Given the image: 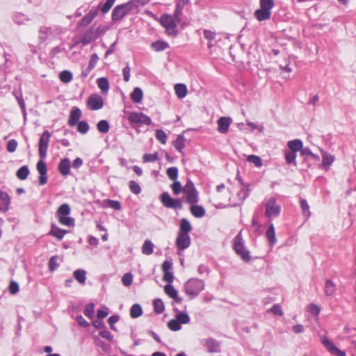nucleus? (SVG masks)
<instances>
[{"instance_id": "obj_16", "label": "nucleus", "mask_w": 356, "mask_h": 356, "mask_svg": "<svg viewBox=\"0 0 356 356\" xmlns=\"http://www.w3.org/2000/svg\"><path fill=\"white\" fill-rule=\"evenodd\" d=\"M203 36L204 38L208 40L207 47L211 50V54L212 53V48L215 47L216 42V37L218 34L213 31L210 30H204L203 31Z\"/></svg>"}, {"instance_id": "obj_6", "label": "nucleus", "mask_w": 356, "mask_h": 356, "mask_svg": "<svg viewBox=\"0 0 356 356\" xmlns=\"http://www.w3.org/2000/svg\"><path fill=\"white\" fill-rule=\"evenodd\" d=\"M186 293L193 297L197 295L204 289V283L198 279L189 280L184 286Z\"/></svg>"}, {"instance_id": "obj_28", "label": "nucleus", "mask_w": 356, "mask_h": 356, "mask_svg": "<svg viewBox=\"0 0 356 356\" xmlns=\"http://www.w3.org/2000/svg\"><path fill=\"white\" fill-rule=\"evenodd\" d=\"M303 145L302 142L300 140L296 139L293 140H290L288 143V147L290 149V151L297 152L302 149Z\"/></svg>"}, {"instance_id": "obj_39", "label": "nucleus", "mask_w": 356, "mask_h": 356, "mask_svg": "<svg viewBox=\"0 0 356 356\" xmlns=\"http://www.w3.org/2000/svg\"><path fill=\"white\" fill-rule=\"evenodd\" d=\"M154 311L158 314H161L165 309L163 302L161 299H156L153 302Z\"/></svg>"}, {"instance_id": "obj_43", "label": "nucleus", "mask_w": 356, "mask_h": 356, "mask_svg": "<svg viewBox=\"0 0 356 356\" xmlns=\"http://www.w3.org/2000/svg\"><path fill=\"white\" fill-rule=\"evenodd\" d=\"M59 79L63 83H69L72 79V74L70 71L64 70L60 73Z\"/></svg>"}, {"instance_id": "obj_50", "label": "nucleus", "mask_w": 356, "mask_h": 356, "mask_svg": "<svg viewBox=\"0 0 356 356\" xmlns=\"http://www.w3.org/2000/svg\"><path fill=\"white\" fill-rule=\"evenodd\" d=\"M129 187L130 191L136 195H138L141 192V188L140 185L135 181H130L129 183Z\"/></svg>"}, {"instance_id": "obj_1", "label": "nucleus", "mask_w": 356, "mask_h": 356, "mask_svg": "<svg viewBox=\"0 0 356 356\" xmlns=\"http://www.w3.org/2000/svg\"><path fill=\"white\" fill-rule=\"evenodd\" d=\"M178 15L179 11L176 10L174 16L163 14L159 18V24L165 29L167 35L175 36L177 34V24L179 22Z\"/></svg>"}, {"instance_id": "obj_20", "label": "nucleus", "mask_w": 356, "mask_h": 356, "mask_svg": "<svg viewBox=\"0 0 356 356\" xmlns=\"http://www.w3.org/2000/svg\"><path fill=\"white\" fill-rule=\"evenodd\" d=\"M165 293L171 298H173L175 301L177 303H179L182 301V299L178 297L177 291L175 289V287L168 284L164 286Z\"/></svg>"}, {"instance_id": "obj_56", "label": "nucleus", "mask_w": 356, "mask_h": 356, "mask_svg": "<svg viewBox=\"0 0 356 356\" xmlns=\"http://www.w3.org/2000/svg\"><path fill=\"white\" fill-rule=\"evenodd\" d=\"M58 260V256H52L49 261V269L51 271L55 270L57 267L59 266L58 263L57 262Z\"/></svg>"}, {"instance_id": "obj_36", "label": "nucleus", "mask_w": 356, "mask_h": 356, "mask_svg": "<svg viewBox=\"0 0 356 356\" xmlns=\"http://www.w3.org/2000/svg\"><path fill=\"white\" fill-rule=\"evenodd\" d=\"M169 47L168 42L162 40H158L152 44V47L156 51H163Z\"/></svg>"}, {"instance_id": "obj_38", "label": "nucleus", "mask_w": 356, "mask_h": 356, "mask_svg": "<svg viewBox=\"0 0 356 356\" xmlns=\"http://www.w3.org/2000/svg\"><path fill=\"white\" fill-rule=\"evenodd\" d=\"M155 137L163 145L167 143L168 136L162 129H156L155 131Z\"/></svg>"}, {"instance_id": "obj_22", "label": "nucleus", "mask_w": 356, "mask_h": 356, "mask_svg": "<svg viewBox=\"0 0 356 356\" xmlns=\"http://www.w3.org/2000/svg\"><path fill=\"white\" fill-rule=\"evenodd\" d=\"M67 231L65 229H62L56 225H53L51 226V230L49 232V234L52 236L56 238L58 240H61L64 236L67 234Z\"/></svg>"}, {"instance_id": "obj_25", "label": "nucleus", "mask_w": 356, "mask_h": 356, "mask_svg": "<svg viewBox=\"0 0 356 356\" xmlns=\"http://www.w3.org/2000/svg\"><path fill=\"white\" fill-rule=\"evenodd\" d=\"M131 99L134 103H140L143 97V92L140 88H135L130 95Z\"/></svg>"}, {"instance_id": "obj_45", "label": "nucleus", "mask_w": 356, "mask_h": 356, "mask_svg": "<svg viewBox=\"0 0 356 356\" xmlns=\"http://www.w3.org/2000/svg\"><path fill=\"white\" fill-rule=\"evenodd\" d=\"M166 174L170 179L176 181L178 176V170L176 167H170L167 169Z\"/></svg>"}, {"instance_id": "obj_51", "label": "nucleus", "mask_w": 356, "mask_h": 356, "mask_svg": "<svg viewBox=\"0 0 356 356\" xmlns=\"http://www.w3.org/2000/svg\"><path fill=\"white\" fill-rule=\"evenodd\" d=\"M300 204L303 215H305L306 217H309L310 216V211L309 206L307 201L304 199H301L300 200Z\"/></svg>"}, {"instance_id": "obj_55", "label": "nucleus", "mask_w": 356, "mask_h": 356, "mask_svg": "<svg viewBox=\"0 0 356 356\" xmlns=\"http://www.w3.org/2000/svg\"><path fill=\"white\" fill-rule=\"evenodd\" d=\"M106 203L109 207L114 210L120 211L121 209V204L118 200H106Z\"/></svg>"}, {"instance_id": "obj_11", "label": "nucleus", "mask_w": 356, "mask_h": 356, "mask_svg": "<svg viewBox=\"0 0 356 356\" xmlns=\"http://www.w3.org/2000/svg\"><path fill=\"white\" fill-rule=\"evenodd\" d=\"M161 201L163 205L169 209H180L182 208V203L179 199H173L170 195L164 192L161 195Z\"/></svg>"}, {"instance_id": "obj_30", "label": "nucleus", "mask_w": 356, "mask_h": 356, "mask_svg": "<svg viewBox=\"0 0 356 356\" xmlns=\"http://www.w3.org/2000/svg\"><path fill=\"white\" fill-rule=\"evenodd\" d=\"M154 244L151 241L147 239L145 241L143 246H142V252L145 255H149L153 252L154 250Z\"/></svg>"}, {"instance_id": "obj_19", "label": "nucleus", "mask_w": 356, "mask_h": 356, "mask_svg": "<svg viewBox=\"0 0 356 356\" xmlns=\"http://www.w3.org/2000/svg\"><path fill=\"white\" fill-rule=\"evenodd\" d=\"M59 172L63 175L67 176L70 172V161L69 159L65 158L62 159L58 166Z\"/></svg>"}, {"instance_id": "obj_13", "label": "nucleus", "mask_w": 356, "mask_h": 356, "mask_svg": "<svg viewBox=\"0 0 356 356\" xmlns=\"http://www.w3.org/2000/svg\"><path fill=\"white\" fill-rule=\"evenodd\" d=\"M176 245L179 250H183L188 248L191 245V238L189 234L178 233Z\"/></svg>"}, {"instance_id": "obj_49", "label": "nucleus", "mask_w": 356, "mask_h": 356, "mask_svg": "<svg viewBox=\"0 0 356 356\" xmlns=\"http://www.w3.org/2000/svg\"><path fill=\"white\" fill-rule=\"evenodd\" d=\"M296 152L292 151H287L285 153L286 162L288 164L293 163L296 165Z\"/></svg>"}, {"instance_id": "obj_61", "label": "nucleus", "mask_w": 356, "mask_h": 356, "mask_svg": "<svg viewBox=\"0 0 356 356\" xmlns=\"http://www.w3.org/2000/svg\"><path fill=\"white\" fill-rule=\"evenodd\" d=\"M115 0H106L105 3L102 6L101 11L103 13H106L113 6Z\"/></svg>"}, {"instance_id": "obj_40", "label": "nucleus", "mask_w": 356, "mask_h": 356, "mask_svg": "<svg viewBox=\"0 0 356 356\" xmlns=\"http://www.w3.org/2000/svg\"><path fill=\"white\" fill-rule=\"evenodd\" d=\"M0 200H1L3 204L4 210L7 211L9 208L10 203V198L8 194L6 192L0 191Z\"/></svg>"}, {"instance_id": "obj_10", "label": "nucleus", "mask_w": 356, "mask_h": 356, "mask_svg": "<svg viewBox=\"0 0 356 356\" xmlns=\"http://www.w3.org/2000/svg\"><path fill=\"white\" fill-rule=\"evenodd\" d=\"M265 207V215L268 218L277 217L281 212L280 206L277 204L276 200L274 197L269 198L267 200Z\"/></svg>"}, {"instance_id": "obj_41", "label": "nucleus", "mask_w": 356, "mask_h": 356, "mask_svg": "<svg viewBox=\"0 0 356 356\" xmlns=\"http://www.w3.org/2000/svg\"><path fill=\"white\" fill-rule=\"evenodd\" d=\"M97 130L101 133H107L109 131V124L105 120H100L97 124Z\"/></svg>"}, {"instance_id": "obj_60", "label": "nucleus", "mask_w": 356, "mask_h": 356, "mask_svg": "<svg viewBox=\"0 0 356 356\" xmlns=\"http://www.w3.org/2000/svg\"><path fill=\"white\" fill-rule=\"evenodd\" d=\"M173 193L175 195H179L181 191L183 192V187L178 181H175L171 186Z\"/></svg>"}, {"instance_id": "obj_24", "label": "nucleus", "mask_w": 356, "mask_h": 356, "mask_svg": "<svg viewBox=\"0 0 356 356\" xmlns=\"http://www.w3.org/2000/svg\"><path fill=\"white\" fill-rule=\"evenodd\" d=\"M192 230V227L189 221L186 218L180 220L179 230L178 233H184L188 234Z\"/></svg>"}, {"instance_id": "obj_21", "label": "nucleus", "mask_w": 356, "mask_h": 356, "mask_svg": "<svg viewBox=\"0 0 356 356\" xmlns=\"http://www.w3.org/2000/svg\"><path fill=\"white\" fill-rule=\"evenodd\" d=\"M190 211L191 214L195 218H202L205 215V209L203 207L196 205V204H191Z\"/></svg>"}, {"instance_id": "obj_17", "label": "nucleus", "mask_w": 356, "mask_h": 356, "mask_svg": "<svg viewBox=\"0 0 356 356\" xmlns=\"http://www.w3.org/2000/svg\"><path fill=\"white\" fill-rule=\"evenodd\" d=\"M99 60V57L97 54H93L90 58L89 63L88 67L86 70H84L82 73L81 76L83 77H86L88 76V74L90 73V72L93 70V68L96 66L97 62Z\"/></svg>"}, {"instance_id": "obj_37", "label": "nucleus", "mask_w": 356, "mask_h": 356, "mask_svg": "<svg viewBox=\"0 0 356 356\" xmlns=\"http://www.w3.org/2000/svg\"><path fill=\"white\" fill-rule=\"evenodd\" d=\"M336 291V285L328 280L325 282V293L327 296H333Z\"/></svg>"}, {"instance_id": "obj_18", "label": "nucleus", "mask_w": 356, "mask_h": 356, "mask_svg": "<svg viewBox=\"0 0 356 356\" xmlns=\"http://www.w3.org/2000/svg\"><path fill=\"white\" fill-rule=\"evenodd\" d=\"M81 116V111L78 108H73L70 112V118L68 120V124L70 127L75 126Z\"/></svg>"}, {"instance_id": "obj_33", "label": "nucleus", "mask_w": 356, "mask_h": 356, "mask_svg": "<svg viewBox=\"0 0 356 356\" xmlns=\"http://www.w3.org/2000/svg\"><path fill=\"white\" fill-rule=\"evenodd\" d=\"M97 86L102 92H107L109 89V83L106 78L102 77L97 81Z\"/></svg>"}, {"instance_id": "obj_9", "label": "nucleus", "mask_w": 356, "mask_h": 356, "mask_svg": "<svg viewBox=\"0 0 356 356\" xmlns=\"http://www.w3.org/2000/svg\"><path fill=\"white\" fill-rule=\"evenodd\" d=\"M234 248L236 253L241 257L245 261L250 260L249 252L245 249L240 234H238L234 238Z\"/></svg>"}, {"instance_id": "obj_34", "label": "nucleus", "mask_w": 356, "mask_h": 356, "mask_svg": "<svg viewBox=\"0 0 356 356\" xmlns=\"http://www.w3.org/2000/svg\"><path fill=\"white\" fill-rule=\"evenodd\" d=\"M334 157L326 152L322 154V165L326 169L333 163Z\"/></svg>"}, {"instance_id": "obj_54", "label": "nucleus", "mask_w": 356, "mask_h": 356, "mask_svg": "<svg viewBox=\"0 0 356 356\" xmlns=\"http://www.w3.org/2000/svg\"><path fill=\"white\" fill-rule=\"evenodd\" d=\"M133 275L130 273L124 274L122 278V282L125 286H129L132 284Z\"/></svg>"}, {"instance_id": "obj_7", "label": "nucleus", "mask_w": 356, "mask_h": 356, "mask_svg": "<svg viewBox=\"0 0 356 356\" xmlns=\"http://www.w3.org/2000/svg\"><path fill=\"white\" fill-rule=\"evenodd\" d=\"M128 114L127 118L131 124L138 125H150L152 123L151 118L143 113L138 112H126Z\"/></svg>"}, {"instance_id": "obj_12", "label": "nucleus", "mask_w": 356, "mask_h": 356, "mask_svg": "<svg viewBox=\"0 0 356 356\" xmlns=\"http://www.w3.org/2000/svg\"><path fill=\"white\" fill-rule=\"evenodd\" d=\"M87 106L91 111L101 109L104 106L103 98L98 94H92L87 100Z\"/></svg>"}, {"instance_id": "obj_44", "label": "nucleus", "mask_w": 356, "mask_h": 356, "mask_svg": "<svg viewBox=\"0 0 356 356\" xmlns=\"http://www.w3.org/2000/svg\"><path fill=\"white\" fill-rule=\"evenodd\" d=\"M159 159L158 153L155 152L154 154H145L143 156V161L144 163H153Z\"/></svg>"}, {"instance_id": "obj_15", "label": "nucleus", "mask_w": 356, "mask_h": 356, "mask_svg": "<svg viewBox=\"0 0 356 356\" xmlns=\"http://www.w3.org/2000/svg\"><path fill=\"white\" fill-rule=\"evenodd\" d=\"M232 119L230 118L220 117L217 121V130L221 134H227L229 131Z\"/></svg>"}, {"instance_id": "obj_23", "label": "nucleus", "mask_w": 356, "mask_h": 356, "mask_svg": "<svg viewBox=\"0 0 356 356\" xmlns=\"http://www.w3.org/2000/svg\"><path fill=\"white\" fill-rule=\"evenodd\" d=\"M266 237L271 245H273L277 242L275 229L273 224L270 225L269 227L266 232Z\"/></svg>"}, {"instance_id": "obj_63", "label": "nucleus", "mask_w": 356, "mask_h": 356, "mask_svg": "<svg viewBox=\"0 0 356 356\" xmlns=\"http://www.w3.org/2000/svg\"><path fill=\"white\" fill-rule=\"evenodd\" d=\"M269 312L273 313L275 315L282 316L283 312L281 306L278 304L274 305L270 309Z\"/></svg>"}, {"instance_id": "obj_26", "label": "nucleus", "mask_w": 356, "mask_h": 356, "mask_svg": "<svg viewBox=\"0 0 356 356\" xmlns=\"http://www.w3.org/2000/svg\"><path fill=\"white\" fill-rule=\"evenodd\" d=\"M175 92L177 97L182 99L187 95V88L183 83H177L175 86Z\"/></svg>"}, {"instance_id": "obj_47", "label": "nucleus", "mask_w": 356, "mask_h": 356, "mask_svg": "<svg viewBox=\"0 0 356 356\" xmlns=\"http://www.w3.org/2000/svg\"><path fill=\"white\" fill-rule=\"evenodd\" d=\"M180 324H186L189 322L190 318L188 315L184 312H179L175 318Z\"/></svg>"}, {"instance_id": "obj_35", "label": "nucleus", "mask_w": 356, "mask_h": 356, "mask_svg": "<svg viewBox=\"0 0 356 356\" xmlns=\"http://www.w3.org/2000/svg\"><path fill=\"white\" fill-rule=\"evenodd\" d=\"M173 146L177 150L181 152L185 147L184 137L181 135L178 136L176 140L173 142Z\"/></svg>"}, {"instance_id": "obj_27", "label": "nucleus", "mask_w": 356, "mask_h": 356, "mask_svg": "<svg viewBox=\"0 0 356 356\" xmlns=\"http://www.w3.org/2000/svg\"><path fill=\"white\" fill-rule=\"evenodd\" d=\"M86 271L81 269H78L74 271L73 276L75 280L81 284L84 285L86 283Z\"/></svg>"}, {"instance_id": "obj_31", "label": "nucleus", "mask_w": 356, "mask_h": 356, "mask_svg": "<svg viewBox=\"0 0 356 356\" xmlns=\"http://www.w3.org/2000/svg\"><path fill=\"white\" fill-rule=\"evenodd\" d=\"M96 14L92 13V11L89 12L87 15H86L79 22V25L81 26H86L90 24L93 19L95 17Z\"/></svg>"}, {"instance_id": "obj_4", "label": "nucleus", "mask_w": 356, "mask_h": 356, "mask_svg": "<svg viewBox=\"0 0 356 356\" xmlns=\"http://www.w3.org/2000/svg\"><path fill=\"white\" fill-rule=\"evenodd\" d=\"M70 207L67 204H63L59 207L56 212V216L60 224L68 227L74 225V219L68 216L70 213Z\"/></svg>"}, {"instance_id": "obj_29", "label": "nucleus", "mask_w": 356, "mask_h": 356, "mask_svg": "<svg viewBox=\"0 0 356 356\" xmlns=\"http://www.w3.org/2000/svg\"><path fill=\"white\" fill-rule=\"evenodd\" d=\"M206 346L209 353H218L219 350V343L213 339H208L206 341Z\"/></svg>"}, {"instance_id": "obj_42", "label": "nucleus", "mask_w": 356, "mask_h": 356, "mask_svg": "<svg viewBox=\"0 0 356 356\" xmlns=\"http://www.w3.org/2000/svg\"><path fill=\"white\" fill-rule=\"evenodd\" d=\"M130 315L132 318H138L142 315V308L138 304H134L130 309Z\"/></svg>"}, {"instance_id": "obj_52", "label": "nucleus", "mask_w": 356, "mask_h": 356, "mask_svg": "<svg viewBox=\"0 0 356 356\" xmlns=\"http://www.w3.org/2000/svg\"><path fill=\"white\" fill-rule=\"evenodd\" d=\"M89 130V125L86 121H80L77 124V131L82 134H86Z\"/></svg>"}, {"instance_id": "obj_14", "label": "nucleus", "mask_w": 356, "mask_h": 356, "mask_svg": "<svg viewBox=\"0 0 356 356\" xmlns=\"http://www.w3.org/2000/svg\"><path fill=\"white\" fill-rule=\"evenodd\" d=\"M322 343L332 354L346 356L345 351L339 350L328 338L324 337L322 339Z\"/></svg>"}, {"instance_id": "obj_58", "label": "nucleus", "mask_w": 356, "mask_h": 356, "mask_svg": "<svg viewBox=\"0 0 356 356\" xmlns=\"http://www.w3.org/2000/svg\"><path fill=\"white\" fill-rule=\"evenodd\" d=\"M8 290L10 294L15 295L19 291V284L17 282L12 280L10 282Z\"/></svg>"}, {"instance_id": "obj_59", "label": "nucleus", "mask_w": 356, "mask_h": 356, "mask_svg": "<svg viewBox=\"0 0 356 356\" xmlns=\"http://www.w3.org/2000/svg\"><path fill=\"white\" fill-rule=\"evenodd\" d=\"M94 307V305L91 303L87 305L84 309V314L90 319H91L93 317Z\"/></svg>"}, {"instance_id": "obj_5", "label": "nucleus", "mask_w": 356, "mask_h": 356, "mask_svg": "<svg viewBox=\"0 0 356 356\" xmlns=\"http://www.w3.org/2000/svg\"><path fill=\"white\" fill-rule=\"evenodd\" d=\"M133 2H128L121 5L117 6L112 12V19L113 21H120L127 15H128L131 10H133Z\"/></svg>"}, {"instance_id": "obj_2", "label": "nucleus", "mask_w": 356, "mask_h": 356, "mask_svg": "<svg viewBox=\"0 0 356 356\" xmlns=\"http://www.w3.org/2000/svg\"><path fill=\"white\" fill-rule=\"evenodd\" d=\"M260 8L254 12L257 20L261 22L269 19L271 17V9L274 6L273 0H260Z\"/></svg>"}, {"instance_id": "obj_57", "label": "nucleus", "mask_w": 356, "mask_h": 356, "mask_svg": "<svg viewBox=\"0 0 356 356\" xmlns=\"http://www.w3.org/2000/svg\"><path fill=\"white\" fill-rule=\"evenodd\" d=\"M36 168L39 174H47V165L43 161V159H40V160L37 163Z\"/></svg>"}, {"instance_id": "obj_62", "label": "nucleus", "mask_w": 356, "mask_h": 356, "mask_svg": "<svg viewBox=\"0 0 356 356\" xmlns=\"http://www.w3.org/2000/svg\"><path fill=\"white\" fill-rule=\"evenodd\" d=\"M17 147V143L15 140H10L7 143V151L9 152H14Z\"/></svg>"}, {"instance_id": "obj_32", "label": "nucleus", "mask_w": 356, "mask_h": 356, "mask_svg": "<svg viewBox=\"0 0 356 356\" xmlns=\"http://www.w3.org/2000/svg\"><path fill=\"white\" fill-rule=\"evenodd\" d=\"M29 175V169L27 165L22 166L16 172L17 177L20 180H25Z\"/></svg>"}, {"instance_id": "obj_48", "label": "nucleus", "mask_w": 356, "mask_h": 356, "mask_svg": "<svg viewBox=\"0 0 356 356\" xmlns=\"http://www.w3.org/2000/svg\"><path fill=\"white\" fill-rule=\"evenodd\" d=\"M93 40V31L90 29L87 31L83 35L81 42L83 44L90 43Z\"/></svg>"}, {"instance_id": "obj_8", "label": "nucleus", "mask_w": 356, "mask_h": 356, "mask_svg": "<svg viewBox=\"0 0 356 356\" xmlns=\"http://www.w3.org/2000/svg\"><path fill=\"white\" fill-rule=\"evenodd\" d=\"M50 138L51 134L47 130L42 133L38 143V154L41 159H44L47 156Z\"/></svg>"}, {"instance_id": "obj_64", "label": "nucleus", "mask_w": 356, "mask_h": 356, "mask_svg": "<svg viewBox=\"0 0 356 356\" xmlns=\"http://www.w3.org/2000/svg\"><path fill=\"white\" fill-rule=\"evenodd\" d=\"M320 311V307L316 305L312 304L309 306V312L314 316L318 315Z\"/></svg>"}, {"instance_id": "obj_46", "label": "nucleus", "mask_w": 356, "mask_h": 356, "mask_svg": "<svg viewBox=\"0 0 356 356\" xmlns=\"http://www.w3.org/2000/svg\"><path fill=\"white\" fill-rule=\"evenodd\" d=\"M247 161L253 163L256 167L259 168L262 165V161L259 156L256 155H250L247 158Z\"/></svg>"}, {"instance_id": "obj_53", "label": "nucleus", "mask_w": 356, "mask_h": 356, "mask_svg": "<svg viewBox=\"0 0 356 356\" xmlns=\"http://www.w3.org/2000/svg\"><path fill=\"white\" fill-rule=\"evenodd\" d=\"M168 327L172 331H178L181 329V324L176 318H174V319H171L169 321V323L168 324Z\"/></svg>"}, {"instance_id": "obj_3", "label": "nucleus", "mask_w": 356, "mask_h": 356, "mask_svg": "<svg viewBox=\"0 0 356 356\" xmlns=\"http://www.w3.org/2000/svg\"><path fill=\"white\" fill-rule=\"evenodd\" d=\"M183 193L186 202L189 204H197L199 201V193L191 181H188L183 187Z\"/></svg>"}]
</instances>
